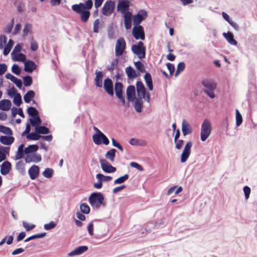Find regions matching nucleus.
<instances>
[{
    "mask_svg": "<svg viewBox=\"0 0 257 257\" xmlns=\"http://www.w3.org/2000/svg\"><path fill=\"white\" fill-rule=\"evenodd\" d=\"M125 72L127 77L130 79H133L137 76L135 70L131 66L125 68Z\"/></svg>",
    "mask_w": 257,
    "mask_h": 257,
    "instance_id": "29",
    "label": "nucleus"
},
{
    "mask_svg": "<svg viewBox=\"0 0 257 257\" xmlns=\"http://www.w3.org/2000/svg\"><path fill=\"white\" fill-rule=\"evenodd\" d=\"M223 36L231 45H236L237 44V42L234 40L233 35L231 32L223 33Z\"/></svg>",
    "mask_w": 257,
    "mask_h": 257,
    "instance_id": "26",
    "label": "nucleus"
},
{
    "mask_svg": "<svg viewBox=\"0 0 257 257\" xmlns=\"http://www.w3.org/2000/svg\"><path fill=\"white\" fill-rule=\"evenodd\" d=\"M46 235V233L45 232H44V233H39V234H34V235H33L29 237H28L27 238H26L24 241L25 242H28L31 240H33V239H38V238H42L43 237H44Z\"/></svg>",
    "mask_w": 257,
    "mask_h": 257,
    "instance_id": "40",
    "label": "nucleus"
},
{
    "mask_svg": "<svg viewBox=\"0 0 257 257\" xmlns=\"http://www.w3.org/2000/svg\"><path fill=\"white\" fill-rule=\"evenodd\" d=\"M89 202L91 206L96 207V192H93L90 196Z\"/></svg>",
    "mask_w": 257,
    "mask_h": 257,
    "instance_id": "44",
    "label": "nucleus"
},
{
    "mask_svg": "<svg viewBox=\"0 0 257 257\" xmlns=\"http://www.w3.org/2000/svg\"><path fill=\"white\" fill-rule=\"evenodd\" d=\"M201 84L204 86L203 91L211 98L215 97L214 90L216 88V83L211 79H203L201 81Z\"/></svg>",
    "mask_w": 257,
    "mask_h": 257,
    "instance_id": "2",
    "label": "nucleus"
},
{
    "mask_svg": "<svg viewBox=\"0 0 257 257\" xmlns=\"http://www.w3.org/2000/svg\"><path fill=\"white\" fill-rule=\"evenodd\" d=\"M111 141H112V145L113 146L117 148L119 150H120L121 151L123 150V148L120 145V144L119 143L116 142L115 140L113 138L111 139Z\"/></svg>",
    "mask_w": 257,
    "mask_h": 257,
    "instance_id": "64",
    "label": "nucleus"
},
{
    "mask_svg": "<svg viewBox=\"0 0 257 257\" xmlns=\"http://www.w3.org/2000/svg\"><path fill=\"white\" fill-rule=\"evenodd\" d=\"M11 90L13 91L14 94H15L13 102L15 105L19 106L22 103V97L20 93L16 92V90L15 88H12Z\"/></svg>",
    "mask_w": 257,
    "mask_h": 257,
    "instance_id": "28",
    "label": "nucleus"
},
{
    "mask_svg": "<svg viewBox=\"0 0 257 257\" xmlns=\"http://www.w3.org/2000/svg\"><path fill=\"white\" fill-rule=\"evenodd\" d=\"M24 153V145L21 144L18 148V153L16 155V159H20L21 158H22Z\"/></svg>",
    "mask_w": 257,
    "mask_h": 257,
    "instance_id": "51",
    "label": "nucleus"
},
{
    "mask_svg": "<svg viewBox=\"0 0 257 257\" xmlns=\"http://www.w3.org/2000/svg\"><path fill=\"white\" fill-rule=\"evenodd\" d=\"M132 13L127 12L124 14V25L126 29L128 30L132 27Z\"/></svg>",
    "mask_w": 257,
    "mask_h": 257,
    "instance_id": "22",
    "label": "nucleus"
},
{
    "mask_svg": "<svg viewBox=\"0 0 257 257\" xmlns=\"http://www.w3.org/2000/svg\"><path fill=\"white\" fill-rule=\"evenodd\" d=\"M133 52L138 56L140 59L144 58L146 55V48L142 42H139L138 45H133L131 47Z\"/></svg>",
    "mask_w": 257,
    "mask_h": 257,
    "instance_id": "5",
    "label": "nucleus"
},
{
    "mask_svg": "<svg viewBox=\"0 0 257 257\" xmlns=\"http://www.w3.org/2000/svg\"><path fill=\"white\" fill-rule=\"evenodd\" d=\"M127 99L130 101H133L136 98L135 87L133 85H129L126 89Z\"/></svg>",
    "mask_w": 257,
    "mask_h": 257,
    "instance_id": "15",
    "label": "nucleus"
},
{
    "mask_svg": "<svg viewBox=\"0 0 257 257\" xmlns=\"http://www.w3.org/2000/svg\"><path fill=\"white\" fill-rule=\"evenodd\" d=\"M102 170L106 173H113L116 171V168L108 163L107 162H100Z\"/></svg>",
    "mask_w": 257,
    "mask_h": 257,
    "instance_id": "19",
    "label": "nucleus"
},
{
    "mask_svg": "<svg viewBox=\"0 0 257 257\" xmlns=\"http://www.w3.org/2000/svg\"><path fill=\"white\" fill-rule=\"evenodd\" d=\"M9 148L8 147H0V161H4L6 156L9 154Z\"/></svg>",
    "mask_w": 257,
    "mask_h": 257,
    "instance_id": "31",
    "label": "nucleus"
},
{
    "mask_svg": "<svg viewBox=\"0 0 257 257\" xmlns=\"http://www.w3.org/2000/svg\"><path fill=\"white\" fill-rule=\"evenodd\" d=\"M182 131L184 136L189 135L192 132L190 125L186 122L185 119H183L182 124Z\"/></svg>",
    "mask_w": 257,
    "mask_h": 257,
    "instance_id": "20",
    "label": "nucleus"
},
{
    "mask_svg": "<svg viewBox=\"0 0 257 257\" xmlns=\"http://www.w3.org/2000/svg\"><path fill=\"white\" fill-rule=\"evenodd\" d=\"M35 93L33 90L28 91L24 96V100L26 103H30L34 98Z\"/></svg>",
    "mask_w": 257,
    "mask_h": 257,
    "instance_id": "30",
    "label": "nucleus"
},
{
    "mask_svg": "<svg viewBox=\"0 0 257 257\" xmlns=\"http://www.w3.org/2000/svg\"><path fill=\"white\" fill-rule=\"evenodd\" d=\"M136 89L138 96L140 99H144L147 102H150V95L149 93L146 92V88L144 84L141 81H138L136 83Z\"/></svg>",
    "mask_w": 257,
    "mask_h": 257,
    "instance_id": "3",
    "label": "nucleus"
},
{
    "mask_svg": "<svg viewBox=\"0 0 257 257\" xmlns=\"http://www.w3.org/2000/svg\"><path fill=\"white\" fill-rule=\"evenodd\" d=\"M185 65L184 62L179 63L177 67V70L175 75H178L181 72H182L185 69Z\"/></svg>",
    "mask_w": 257,
    "mask_h": 257,
    "instance_id": "53",
    "label": "nucleus"
},
{
    "mask_svg": "<svg viewBox=\"0 0 257 257\" xmlns=\"http://www.w3.org/2000/svg\"><path fill=\"white\" fill-rule=\"evenodd\" d=\"M38 48V44L35 40L32 38L31 41V49L33 51H36Z\"/></svg>",
    "mask_w": 257,
    "mask_h": 257,
    "instance_id": "59",
    "label": "nucleus"
},
{
    "mask_svg": "<svg viewBox=\"0 0 257 257\" xmlns=\"http://www.w3.org/2000/svg\"><path fill=\"white\" fill-rule=\"evenodd\" d=\"M80 209L81 211L85 214H88L90 212V208L87 204L85 203L81 204Z\"/></svg>",
    "mask_w": 257,
    "mask_h": 257,
    "instance_id": "45",
    "label": "nucleus"
},
{
    "mask_svg": "<svg viewBox=\"0 0 257 257\" xmlns=\"http://www.w3.org/2000/svg\"><path fill=\"white\" fill-rule=\"evenodd\" d=\"M88 249L86 246H79L74 248L73 250L68 253V255L72 256L74 255H78L85 252Z\"/></svg>",
    "mask_w": 257,
    "mask_h": 257,
    "instance_id": "13",
    "label": "nucleus"
},
{
    "mask_svg": "<svg viewBox=\"0 0 257 257\" xmlns=\"http://www.w3.org/2000/svg\"><path fill=\"white\" fill-rule=\"evenodd\" d=\"M109 141L107 138L97 128V145L104 144L107 145Z\"/></svg>",
    "mask_w": 257,
    "mask_h": 257,
    "instance_id": "14",
    "label": "nucleus"
},
{
    "mask_svg": "<svg viewBox=\"0 0 257 257\" xmlns=\"http://www.w3.org/2000/svg\"><path fill=\"white\" fill-rule=\"evenodd\" d=\"M21 49H22V46L21 45V44H17L16 45V46L15 47L11 55H15V54H16V53H20V52L21 51Z\"/></svg>",
    "mask_w": 257,
    "mask_h": 257,
    "instance_id": "60",
    "label": "nucleus"
},
{
    "mask_svg": "<svg viewBox=\"0 0 257 257\" xmlns=\"http://www.w3.org/2000/svg\"><path fill=\"white\" fill-rule=\"evenodd\" d=\"M31 124L32 126L36 127L39 126V125L41 123V120L39 115L34 117V119H30Z\"/></svg>",
    "mask_w": 257,
    "mask_h": 257,
    "instance_id": "37",
    "label": "nucleus"
},
{
    "mask_svg": "<svg viewBox=\"0 0 257 257\" xmlns=\"http://www.w3.org/2000/svg\"><path fill=\"white\" fill-rule=\"evenodd\" d=\"M56 226V223L53 221H51L49 223L45 224L44 226V228L46 230H49L53 229Z\"/></svg>",
    "mask_w": 257,
    "mask_h": 257,
    "instance_id": "55",
    "label": "nucleus"
},
{
    "mask_svg": "<svg viewBox=\"0 0 257 257\" xmlns=\"http://www.w3.org/2000/svg\"><path fill=\"white\" fill-rule=\"evenodd\" d=\"M41 137L42 136L40 134L37 133L36 132L35 133H31L27 136L28 139L34 141L39 140Z\"/></svg>",
    "mask_w": 257,
    "mask_h": 257,
    "instance_id": "38",
    "label": "nucleus"
},
{
    "mask_svg": "<svg viewBox=\"0 0 257 257\" xmlns=\"http://www.w3.org/2000/svg\"><path fill=\"white\" fill-rule=\"evenodd\" d=\"M12 71L16 75H19L21 72V69L17 64H14L12 67Z\"/></svg>",
    "mask_w": 257,
    "mask_h": 257,
    "instance_id": "56",
    "label": "nucleus"
},
{
    "mask_svg": "<svg viewBox=\"0 0 257 257\" xmlns=\"http://www.w3.org/2000/svg\"><path fill=\"white\" fill-rule=\"evenodd\" d=\"M39 167L36 165H33L28 170V174L31 179L34 180L39 174Z\"/></svg>",
    "mask_w": 257,
    "mask_h": 257,
    "instance_id": "16",
    "label": "nucleus"
},
{
    "mask_svg": "<svg viewBox=\"0 0 257 257\" xmlns=\"http://www.w3.org/2000/svg\"><path fill=\"white\" fill-rule=\"evenodd\" d=\"M97 179L102 181L108 182L112 179L110 176H105L101 174H97Z\"/></svg>",
    "mask_w": 257,
    "mask_h": 257,
    "instance_id": "54",
    "label": "nucleus"
},
{
    "mask_svg": "<svg viewBox=\"0 0 257 257\" xmlns=\"http://www.w3.org/2000/svg\"><path fill=\"white\" fill-rule=\"evenodd\" d=\"M115 150L114 149H111L108 151L105 154V157L110 161H113L114 158L115 154Z\"/></svg>",
    "mask_w": 257,
    "mask_h": 257,
    "instance_id": "43",
    "label": "nucleus"
},
{
    "mask_svg": "<svg viewBox=\"0 0 257 257\" xmlns=\"http://www.w3.org/2000/svg\"><path fill=\"white\" fill-rule=\"evenodd\" d=\"M211 125L210 121L208 119H205L201 128L200 138L203 142L206 141L209 137L211 132Z\"/></svg>",
    "mask_w": 257,
    "mask_h": 257,
    "instance_id": "4",
    "label": "nucleus"
},
{
    "mask_svg": "<svg viewBox=\"0 0 257 257\" xmlns=\"http://www.w3.org/2000/svg\"><path fill=\"white\" fill-rule=\"evenodd\" d=\"M93 6V2L91 0H87L85 4L82 3L79 4H75L72 6V10L75 12L80 15V19L83 22H86L90 17V12Z\"/></svg>",
    "mask_w": 257,
    "mask_h": 257,
    "instance_id": "1",
    "label": "nucleus"
},
{
    "mask_svg": "<svg viewBox=\"0 0 257 257\" xmlns=\"http://www.w3.org/2000/svg\"><path fill=\"white\" fill-rule=\"evenodd\" d=\"M0 132L9 136L12 135L13 134L12 131L10 127L3 125H0Z\"/></svg>",
    "mask_w": 257,
    "mask_h": 257,
    "instance_id": "42",
    "label": "nucleus"
},
{
    "mask_svg": "<svg viewBox=\"0 0 257 257\" xmlns=\"http://www.w3.org/2000/svg\"><path fill=\"white\" fill-rule=\"evenodd\" d=\"M23 227L25 228L27 231H29L33 229L35 227V225L33 224H29L26 221H23L22 222Z\"/></svg>",
    "mask_w": 257,
    "mask_h": 257,
    "instance_id": "49",
    "label": "nucleus"
},
{
    "mask_svg": "<svg viewBox=\"0 0 257 257\" xmlns=\"http://www.w3.org/2000/svg\"><path fill=\"white\" fill-rule=\"evenodd\" d=\"M123 85L121 82H117L114 85V90L116 96L123 104L125 103V99L122 95Z\"/></svg>",
    "mask_w": 257,
    "mask_h": 257,
    "instance_id": "9",
    "label": "nucleus"
},
{
    "mask_svg": "<svg viewBox=\"0 0 257 257\" xmlns=\"http://www.w3.org/2000/svg\"><path fill=\"white\" fill-rule=\"evenodd\" d=\"M129 176L128 174H126L122 176H121L117 179H115L114 181V184H120L123 182H124L125 181H126L128 179Z\"/></svg>",
    "mask_w": 257,
    "mask_h": 257,
    "instance_id": "39",
    "label": "nucleus"
},
{
    "mask_svg": "<svg viewBox=\"0 0 257 257\" xmlns=\"http://www.w3.org/2000/svg\"><path fill=\"white\" fill-rule=\"evenodd\" d=\"M103 87L105 91L110 96L113 95V83L112 80L107 78L104 81Z\"/></svg>",
    "mask_w": 257,
    "mask_h": 257,
    "instance_id": "11",
    "label": "nucleus"
},
{
    "mask_svg": "<svg viewBox=\"0 0 257 257\" xmlns=\"http://www.w3.org/2000/svg\"><path fill=\"white\" fill-rule=\"evenodd\" d=\"M144 79L145 81V82L149 88V89L151 91L153 90V81L152 79L151 74L147 72L145 74L144 76Z\"/></svg>",
    "mask_w": 257,
    "mask_h": 257,
    "instance_id": "24",
    "label": "nucleus"
},
{
    "mask_svg": "<svg viewBox=\"0 0 257 257\" xmlns=\"http://www.w3.org/2000/svg\"><path fill=\"white\" fill-rule=\"evenodd\" d=\"M16 167L20 173L23 174L25 172V165L23 162H18Z\"/></svg>",
    "mask_w": 257,
    "mask_h": 257,
    "instance_id": "48",
    "label": "nucleus"
},
{
    "mask_svg": "<svg viewBox=\"0 0 257 257\" xmlns=\"http://www.w3.org/2000/svg\"><path fill=\"white\" fill-rule=\"evenodd\" d=\"M12 57L13 59L16 61L25 62L26 60V55L20 53H16L15 55H12Z\"/></svg>",
    "mask_w": 257,
    "mask_h": 257,
    "instance_id": "32",
    "label": "nucleus"
},
{
    "mask_svg": "<svg viewBox=\"0 0 257 257\" xmlns=\"http://www.w3.org/2000/svg\"><path fill=\"white\" fill-rule=\"evenodd\" d=\"M15 139L13 137L2 136L0 137V142L5 145H10L14 143Z\"/></svg>",
    "mask_w": 257,
    "mask_h": 257,
    "instance_id": "25",
    "label": "nucleus"
},
{
    "mask_svg": "<svg viewBox=\"0 0 257 257\" xmlns=\"http://www.w3.org/2000/svg\"><path fill=\"white\" fill-rule=\"evenodd\" d=\"M24 70L28 73H32L37 68L36 64L31 60L25 61Z\"/></svg>",
    "mask_w": 257,
    "mask_h": 257,
    "instance_id": "17",
    "label": "nucleus"
},
{
    "mask_svg": "<svg viewBox=\"0 0 257 257\" xmlns=\"http://www.w3.org/2000/svg\"><path fill=\"white\" fill-rule=\"evenodd\" d=\"M35 131L40 134H48L49 133L48 128L45 126H39L35 128Z\"/></svg>",
    "mask_w": 257,
    "mask_h": 257,
    "instance_id": "36",
    "label": "nucleus"
},
{
    "mask_svg": "<svg viewBox=\"0 0 257 257\" xmlns=\"http://www.w3.org/2000/svg\"><path fill=\"white\" fill-rule=\"evenodd\" d=\"M114 7V2L111 1L106 2L102 8V13L105 16H109L112 13Z\"/></svg>",
    "mask_w": 257,
    "mask_h": 257,
    "instance_id": "10",
    "label": "nucleus"
},
{
    "mask_svg": "<svg viewBox=\"0 0 257 257\" xmlns=\"http://www.w3.org/2000/svg\"><path fill=\"white\" fill-rule=\"evenodd\" d=\"M7 70V66L5 64H0V75L4 74Z\"/></svg>",
    "mask_w": 257,
    "mask_h": 257,
    "instance_id": "63",
    "label": "nucleus"
},
{
    "mask_svg": "<svg viewBox=\"0 0 257 257\" xmlns=\"http://www.w3.org/2000/svg\"><path fill=\"white\" fill-rule=\"evenodd\" d=\"M24 84L25 86H30L33 82L32 78L30 76H27L23 77Z\"/></svg>",
    "mask_w": 257,
    "mask_h": 257,
    "instance_id": "52",
    "label": "nucleus"
},
{
    "mask_svg": "<svg viewBox=\"0 0 257 257\" xmlns=\"http://www.w3.org/2000/svg\"><path fill=\"white\" fill-rule=\"evenodd\" d=\"M126 48V42L124 39L119 38L116 42L115 47V54L116 56H120L122 55Z\"/></svg>",
    "mask_w": 257,
    "mask_h": 257,
    "instance_id": "6",
    "label": "nucleus"
},
{
    "mask_svg": "<svg viewBox=\"0 0 257 257\" xmlns=\"http://www.w3.org/2000/svg\"><path fill=\"white\" fill-rule=\"evenodd\" d=\"M54 174V170L52 168H47L42 173V175L46 178H51Z\"/></svg>",
    "mask_w": 257,
    "mask_h": 257,
    "instance_id": "35",
    "label": "nucleus"
},
{
    "mask_svg": "<svg viewBox=\"0 0 257 257\" xmlns=\"http://www.w3.org/2000/svg\"><path fill=\"white\" fill-rule=\"evenodd\" d=\"M27 112L29 115L33 117L38 115V110L34 107H29L27 109Z\"/></svg>",
    "mask_w": 257,
    "mask_h": 257,
    "instance_id": "46",
    "label": "nucleus"
},
{
    "mask_svg": "<svg viewBox=\"0 0 257 257\" xmlns=\"http://www.w3.org/2000/svg\"><path fill=\"white\" fill-rule=\"evenodd\" d=\"M7 42V38L4 35L0 36V49L3 48L4 45Z\"/></svg>",
    "mask_w": 257,
    "mask_h": 257,
    "instance_id": "62",
    "label": "nucleus"
},
{
    "mask_svg": "<svg viewBox=\"0 0 257 257\" xmlns=\"http://www.w3.org/2000/svg\"><path fill=\"white\" fill-rule=\"evenodd\" d=\"M11 169V164L10 162H4L1 165V173L3 175H7Z\"/></svg>",
    "mask_w": 257,
    "mask_h": 257,
    "instance_id": "18",
    "label": "nucleus"
},
{
    "mask_svg": "<svg viewBox=\"0 0 257 257\" xmlns=\"http://www.w3.org/2000/svg\"><path fill=\"white\" fill-rule=\"evenodd\" d=\"M12 103L9 99H3L0 101V109L3 111H8L11 106Z\"/></svg>",
    "mask_w": 257,
    "mask_h": 257,
    "instance_id": "21",
    "label": "nucleus"
},
{
    "mask_svg": "<svg viewBox=\"0 0 257 257\" xmlns=\"http://www.w3.org/2000/svg\"><path fill=\"white\" fill-rule=\"evenodd\" d=\"M38 146L36 145H30L24 150V153L27 155V157L31 155V153H34L38 150Z\"/></svg>",
    "mask_w": 257,
    "mask_h": 257,
    "instance_id": "27",
    "label": "nucleus"
},
{
    "mask_svg": "<svg viewBox=\"0 0 257 257\" xmlns=\"http://www.w3.org/2000/svg\"><path fill=\"white\" fill-rule=\"evenodd\" d=\"M132 34L134 38L137 40L139 39L144 40L145 39L143 27L141 25L135 26L132 30Z\"/></svg>",
    "mask_w": 257,
    "mask_h": 257,
    "instance_id": "7",
    "label": "nucleus"
},
{
    "mask_svg": "<svg viewBox=\"0 0 257 257\" xmlns=\"http://www.w3.org/2000/svg\"><path fill=\"white\" fill-rule=\"evenodd\" d=\"M242 121V116L239 113L238 109H236V126H239Z\"/></svg>",
    "mask_w": 257,
    "mask_h": 257,
    "instance_id": "50",
    "label": "nucleus"
},
{
    "mask_svg": "<svg viewBox=\"0 0 257 257\" xmlns=\"http://www.w3.org/2000/svg\"><path fill=\"white\" fill-rule=\"evenodd\" d=\"M105 205L106 202L104 201V197L102 194L97 192V208L100 206L105 207Z\"/></svg>",
    "mask_w": 257,
    "mask_h": 257,
    "instance_id": "33",
    "label": "nucleus"
},
{
    "mask_svg": "<svg viewBox=\"0 0 257 257\" xmlns=\"http://www.w3.org/2000/svg\"><path fill=\"white\" fill-rule=\"evenodd\" d=\"M135 65L137 69H138L141 72H145L144 66L142 62L138 61L135 62Z\"/></svg>",
    "mask_w": 257,
    "mask_h": 257,
    "instance_id": "58",
    "label": "nucleus"
},
{
    "mask_svg": "<svg viewBox=\"0 0 257 257\" xmlns=\"http://www.w3.org/2000/svg\"><path fill=\"white\" fill-rule=\"evenodd\" d=\"M32 28V26L31 24H27L25 25L23 31V35L24 37H25L28 35V34L31 31Z\"/></svg>",
    "mask_w": 257,
    "mask_h": 257,
    "instance_id": "47",
    "label": "nucleus"
},
{
    "mask_svg": "<svg viewBox=\"0 0 257 257\" xmlns=\"http://www.w3.org/2000/svg\"><path fill=\"white\" fill-rule=\"evenodd\" d=\"M147 17V13L145 10H141L133 17V23L135 26H139L142 21Z\"/></svg>",
    "mask_w": 257,
    "mask_h": 257,
    "instance_id": "8",
    "label": "nucleus"
},
{
    "mask_svg": "<svg viewBox=\"0 0 257 257\" xmlns=\"http://www.w3.org/2000/svg\"><path fill=\"white\" fill-rule=\"evenodd\" d=\"M243 191L244 194L245 198L246 199H248L249 197V195L251 191L250 188L249 187L245 186L243 187Z\"/></svg>",
    "mask_w": 257,
    "mask_h": 257,
    "instance_id": "57",
    "label": "nucleus"
},
{
    "mask_svg": "<svg viewBox=\"0 0 257 257\" xmlns=\"http://www.w3.org/2000/svg\"><path fill=\"white\" fill-rule=\"evenodd\" d=\"M129 7V3L127 1H123L119 2L117 5V9L119 11L124 13L127 11Z\"/></svg>",
    "mask_w": 257,
    "mask_h": 257,
    "instance_id": "23",
    "label": "nucleus"
},
{
    "mask_svg": "<svg viewBox=\"0 0 257 257\" xmlns=\"http://www.w3.org/2000/svg\"><path fill=\"white\" fill-rule=\"evenodd\" d=\"M130 165L131 167L136 168L140 171H142L143 170V167L139 164L135 162H132L130 164Z\"/></svg>",
    "mask_w": 257,
    "mask_h": 257,
    "instance_id": "61",
    "label": "nucleus"
},
{
    "mask_svg": "<svg viewBox=\"0 0 257 257\" xmlns=\"http://www.w3.org/2000/svg\"><path fill=\"white\" fill-rule=\"evenodd\" d=\"M192 145V143L190 142H188L186 144L181 155V161H186V160L188 158L190 154V150Z\"/></svg>",
    "mask_w": 257,
    "mask_h": 257,
    "instance_id": "12",
    "label": "nucleus"
},
{
    "mask_svg": "<svg viewBox=\"0 0 257 257\" xmlns=\"http://www.w3.org/2000/svg\"><path fill=\"white\" fill-rule=\"evenodd\" d=\"M14 45V41L12 39H10L8 41V44L4 48L3 51V54L4 55H7L10 52L13 46Z\"/></svg>",
    "mask_w": 257,
    "mask_h": 257,
    "instance_id": "34",
    "label": "nucleus"
},
{
    "mask_svg": "<svg viewBox=\"0 0 257 257\" xmlns=\"http://www.w3.org/2000/svg\"><path fill=\"white\" fill-rule=\"evenodd\" d=\"M141 99H137L135 101V107L136 111L138 112L142 111L143 102Z\"/></svg>",
    "mask_w": 257,
    "mask_h": 257,
    "instance_id": "41",
    "label": "nucleus"
}]
</instances>
